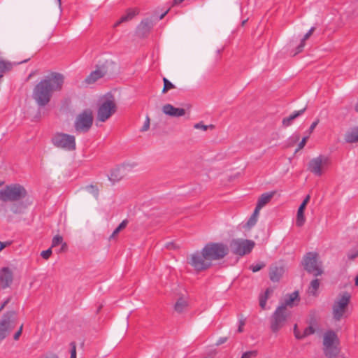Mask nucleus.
Returning a JSON list of instances; mask_svg holds the SVG:
<instances>
[{
	"label": "nucleus",
	"instance_id": "obj_36",
	"mask_svg": "<svg viewBox=\"0 0 358 358\" xmlns=\"http://www.w3.org/2000/svg\"><path fill=\"white\" fill-rule=\"evenodd\" d=\"M164 87L162 89V93L166 94L169 90L174 89L176 86L170 82L166 78H163Z\"/></svg>",
	"mask_w": 358,
	"mask_h": 358
},
{
	"label": "nucleus",
	"instance_id": "obj_60",
	"mask_svg": "<svg viewBox=\"0 0 358 358\" xmlns=\"http://www.w3.org/2000/svg\"><path fill=\"white\" fill-rule=\"evenodd\" d=\"M10 299L11 297H8V299H6L5 301L1 304V307H3V308H4L10 302Z\"/></svg>",
	"mask_w": 358,
	"mask_h": 358
},
{
	"label": "nucleus",
	"instance_id": "obj_58",
	"mask_svg": "<svg viewBox=\"0 0 358 358\" xmlns=\"http://www.w3.org/2000/svg\"><path fill=\"white\" fill-rule=\"evenodd\" d=\"M299 134H296V135H294V136H292L291 138V141H292V143L294 144L295 143H296L299 140Z\"/></svg>",
	"mask_w": 358,
	"mask_h": 358
},
{
	"label": "nucleus",
	"instance_id": "obj_22",
	"mask_svg": "<svg viewBox=\"0 0 358 358\" xmlns=\"http://www.w3.org/2000/svg\"><path fill=\"white\" fill-rule=\"evenodd\" d=\"M28 205L24 201H15L10 207V211L16 215H20L24 213Z\"/></svg>",
	"mask_w": 358,
	"mask_h": 358
},
{
	"label": "nucleus",
	"instance_id": "obj_47",
	"mask_svg": "<svg viewBox=\"0 0 358 358\" xmlns=\"http://www.w3.org/2000/svg\"><path fill=\"white\" fill-rule=\"evenodd\" d=\"M308 139V136H305L302 138L301 141L299 143V145H298V148L296 150L295 152H297L299 150H301L302 148H303V147L305 146L306 142H307V140Z\"/></svg>",
	"mask_w": 358,
	"mask_h": 358
},
{
	"label": "nucleus",
	"instance_id": "obj_41",
	"mask_svg": "<svg viewBox=\"0 0 358 358\" xmlns=\"http://www.w3.org/2000/svg\"><path fill=\"white\" fill-rule=\"evenodd\" d=\"M315 331V329L312 326H309L304 329L303 336L305 338L309 335L313 334Z\"/></svg>",
	"mask_w": 358,
	"mask_h": 358
},
{
	"label": "nucleus",
	"instance_id": "obj_10",
	"mask_svg": "<svg viewBox=\"0 0 358 358\" xmlns=\"http://www.w3.org/2000/svg\"><path fill=\"white\" fill-rule=\"evenodd\" d=\"M17 313L14 310L7 312L0 321V341L3 340L15 327Z\"/></svg>",
	"mask_w": 358,
	"mask_h": 358
},
{
	"label": "nucleus",
	"instance_id": "obj_4",
	"mask_svg": "<svg viewBox=\"0 0 358 358\" xmlns=\"http://www.w3.org/2000/svg\"><path fill=\"white\" fill-rule=\"evenodd\" d=\"M203 248L210 263L222 259L229 251V247L222 243H208Z\"/></svg>",
	"mask_w": 358,
	"mask_h": 358
},
{
	"label": "nucleus",
	"instance_id": "obj_61",
	"mask_svg": "<svg viewBox=\"0 0 358 358\" xmlns=\"http://www.w3.org/2000/svg\"><path fill=\"white\" fill-rule=\"evenodd\" d=\"M10 299L11 297H8V299H6L5 301L1 304V307H3V308H4L10 302Z\"/></svg>",
	"mask_w": 358,
	"mask_h": 358
},
{
	"label": "nucleus",
	"instance_id": "obj_1",
	"mask_svg": "<svg viewBox=\"0 0 358 358\" xmlns=\"http://www.w3.org/2000/svg\"><path fill=\"white\" fill-rule=\"evenodd\" d=\"M64 76L59 73H52L41 80L34 88L32 97L36 103L42 107L50 101L55 91H59L64 83Z\"/></svg>",
	"mask_w": 358,
	"mask_h": 358
},
{
	"label": "nucleus",
	"instance_id": "obj_20",
	"mask_svg": "<svg viewBox=\"0 0 358 358\" xmlns=\"http://www.w3.org/2000/svg\"><path fill=\"white\" fill-rule=\"evenodd\" d=\"M124 170V166H118L113 169L111 171L110 176H108L109 180L113 182L120 181L125 175Z\"/></svg>",
	"mask_w": 358,
	"mask_h": 358
},
{
	"label": "nucleus",
	"instance_id": "obj_21",
	"mask_svg": "<svg viewBox=\"0 0 358 358\" xmlns=\"http://www.w3.org/2000/svg\"><path fill=\"white\" fill-rule=\"evenodd\" d=\"M29 60V59H27L22 62H19L13 64L8 61L0 59V75L1 76H3L4 73H6L8 71H10L13 69V65L20 64L22 63L27 62Z\"/></svg>",
	"mask_w": 358,
	"mask_h": 358
},
{
	"label": "nucleus",
	"instance_id": "obj_49",
	"mask_svg": "<svg viewBox=\"0 0 358 358\" xmlns=\"http://www.w3.org/2000/svg\"><path fill=\"white\" fill-rule=\"evenodd\" d=\"M51 255H52L51 248H49L46 250L42 251V252L41 253V257L45 259H48L50 257Z\"/></svg>",
	"mask_w": 358,
	"mask_h": 358
},
{
	"label": "nucleus",
	"instance_id": "obj_27",
	"mask_svg": "<svg viewBox=\"0 0 358 358\" xmlns=\"http://www.w3.org/2000/svg\"><path fill=\"white\" fill-rule=\"evenodd\" d=\"M101 78H103V76L96 66V70L91 72V73L85 78V82L87 84H93Z\"/></svg>",
	"mask_w": 358,
	"mask_h": 358
},
{
	"label": "nucleus",
	"instance_id": "obj_12",
	"mask_svg": "<svg viewBox=\"0 0 358 358\" xmlns=\"http://www.w3.org/2000/svg\"><path fill=\"white\" fill-rule=\"evenodd\" d=\"M255 243L251 240L234 239L230 243V248L233 253L243 256L250 253Z\"/></svg>",
	"mask_w": 358,
	"mask_h": 358
},
{
	"label": "nucleus",
	"instance_id": "obj_34",
	"mask_svg": "<svg viewBox=\"0 0 358 358\" xmlns=\"http://www.w3.org/2000/svg\"><path fill=\"white\" fill-rule=\"evenodd\" d=\"M320 287V281L318 279L313 280L308 287V293L312 295H315L317 290Z\"/></svg>",
	"mask_w": 358,
	"mask_h": 358
},
{
	"label": "nucleus",
	"instance_id": "obj_9",
	"mask_svg": "<svg viewBox=\"0 0 358 358\" xmlns=\"http://www.w3.org/2000/svg\"><path fill=\"white\" fill-rule=\"evenodd\" d=\"M52 144L59 148L68 151L76 150V139L74 136L57 133L52 138Z\"/></svg>",
	"mask_w": 358,
	"mask_h": 358
},
{
	"label": "nucleus",
	"instance_id": "obj_23",
	"mask_svg": "<svg viewBox=\"0 0 358 358\" xmlns=\"http://www.w3.org/2000/svg\"><path fill=\"white\" fill-rule=\"evenodd\" d=\"M337 336L333 331H329L324 335L323 345L324 348L334 345L337 342Z\"/></svg>",
	"mask_w": 358,
	"mask_h": 358
},
{
	"label": "nucleus",
	"instance_id": "obj_55",
	"mask_svg": "<svg viewBox=\"0 0 358 358\" xmlns=\"http://www.w3.org/2000/svg\"><path fill=\"white\" fill-rule=\"evenodd\" d=\"M318 122H319V120H315V122H313L312 123V124L310 125L309 129H308V134H311L313 132V131L315 129V128L316 127V126L318 124Z\"/></svg>",
	"mask_w": 358,
	"mask_h": 358
},
{
	"label": "nucleus",
	"instance_id": "obj_45",
	"mask_svg": "<svg viewBox=\"0 0 358 358\" xmlns=\"http://www.w3.org/2000/svg\"><path fill=\"white\" fill-rule=\"evenodd\" d=\"M86 189L88 191H90L91 193H92L94 194V196L97 197L98 194H99V190L95 186L90 185L87 186Z\"/></svg>",
	"mask_w": 358,
	"mask_h": 358
},
{
	"label": "nucleus",
	"instance_id": "obj_7",
	"mask_svg": "<svg viewBox=\"0 0 358 358\" xmlns=\"http://www.w3.org/2000/svg\"><path fill=\"white\" fill-rule=\"evenodd\" d=\"M290 316V311L284 306H278L271 317V329L273 332L278 331L286 323Z\"/></svg>",
	"mask_w": 358,
	"mask_h": 358
},
{
	"label": "nucleus",
	"instance_id": "obj_44",
	"mask_svg": "<svg viewBox=\"0 0 358 358\" xmlns=\"http://www.w3.org/2000/svg\"><path fill=\"white\" fill-rule=\"evenodd\" d=\"M348 257L351 260L358 257V248L350 250L348 254Z\"/></svg>",
	"mask_w": 358,
	"mask_h": 358
},
{
	"label": "nucleus",
	"instance_id": "obj_35",
	"mask_svg": "<svg viewBox=\"0 0 358 358\" xmlns=\"http://www.w3.org/2000/svg\"><path fill=\"white\" fill-rule=\"evenodd\" d=\"M136 15V12L132 10H128L127 13L122 15L120 19V22H125L131 20Z\"/></svg>",
	"mask_w": 358,
	"mask_h": 358
},
{
	"label": "nucleus",
	"instance_id": "obj_46",
	"mask_svg": "<svg viewBox=\"0 0 358 358\" xmlns=\"http://www.w3.org/2000/svg\"><path fill=\"white\" fill-rule=\"evenodd\" d=\"M294 334L296 338L297 339L303 338V334H301V332L299 331L297 324H295L294 326Z\"/></svg>",
	"mask_w": 358,
	"mask_h": 358
},
{
	"label": "nucleus",
	"instance_id": "obj_54",
	"mask_svg": "<svg viewBox=\"0 0 358 358\" xmlns=\"http://www.w3.org/2000/svg\"><path fill=\"white\" fill-rule=\"evenodd\" d=\"M11 243H12L11 241H6V242L0 241V251L3 250L6 247L11 245Z\"/></svg>",
	"mask_w": 358,
	"mask_h": 358
},
{
	"label": "nucleus",
	"instance_id": "obj_6",
	"mask_svg": "<svg viewBox=\"0 0 358 358\" xmlns=\"http://www.w3.org/2000/svg\"><path fill=\"white\" fill-rule=\"evenodd\" d=\"M187 263L190 264L196 271H202L208 269L212 266V263L209 261L208 257L203 252L196 251L187 257Z\"/></svg>",
	"mask_w": 358,
	"mask_h": 358
},
{
	"label": "nucleus",
	"instance_id": "obj_48",
	"mask_svg": "<svg viewBox=\"0 0 358 358\" xmlns=\"http://www.w3.org/2000/svg\"><path fill=\"white\" fill-rule=\"evenodd\" d=\"M358 16V13L357 11L349 10L346 13V17L348 19L353 20Z\"/></svg>",
	"mask_w": 358,
	"mask_h": 358
},
{
	"label": "nucleus",
	"instance_id": "obj_16",
	"mask_svg": "<svg viewBox=\"0 0 358 358\" xmlns=\"http://www.w3.org/2000/svg\"><path fill=\"white\" fill-rule=\"evenodd\" d=\"M310 199V195H307L298 208L296 220V224L297 227H302L306 222L304 211Z\"/></svg>",
	"mask_w": 358,
	"mask_h": 358
},
{
	"label": "nucleus",
	"instance_id": "obj_32",
	"mask_svg": "<svg viewBox=\"0 0 358 358\" xmlns=\"http://www.w3.org/2000/svg\"><path fill=\"white\" fill-rule=\"evenodd\" d=\"M272 292V289L268 288L265 291L264 294L259 296V306L262 309H265L266 301Z\"/></svg>",
	"mask_w": 358,
	"mask_h": 358
},
{
	"label": "nucleus",
	"instance_id": "obj_14",
	"mask_svg": "<svg viewBox=\"0 0 358 358\" xmlns=\"http://www.w3.org/2000/svg\"><path fill=\"white\" fill-rule=\"evenodd\" d=\"M96 67L103 77L110 76L115 73L116 64L112 60H106L103 62H99Z\"/></svg>",
	"mask_w": 358,
	"mask_h": 358
},
{
	"label": "nucleus",
	"instance_id": "obj_37",
	"mask_svg": "<svg viewBox=\"0 0 358 358\" xmlns=\"http://www.w3.org/2000/svg\"><path fill=\"white\" fill-rule=\"evenodd\" d=\"M63 243V238L59 235H56L53 237L52 241V247H56Z\"/></svg>",
	"mask_w": 358,
	"mask_h": 358
},
{
	"label": "nucleus",
	"instance_id": "obj_26",
	"mask_svg": "<svg viewBox=\"0 0 358 358\" xmlns=\"http://www.w3.org/2000/svg\"><path fill=\"white\" fill-rule=\"evenodd\" d=\"M284 273L282 267H274L271 269L270 279L273 282H278Z\"/></svg>",
	"mask_w": 358,
	"mask_h": 358
},
{
	"label": "nucleus",
	"instance_id": "obj_51",
	"mask_svg": "<svg viewBox=\"0 0 358 358\" xmlns=\"http://www.w3.org/2000/svg\"><path fill=\"white\" fill-rule=\"evenodd\" d=\"M71 357L70 358H76V345L74 343H71Z\"/></svg>",
	"mask_w": 358,
	"mask_h": 358
},
{
	"label": "nucleus",
	"instance_id": "obj_53",
	"mask_svg": "<svg viewBox=\"0 0 358 358\" xmlns=\"http://www.w3.org/2000/svg\"><path fill=\"white\" fill-rule=\"evenodd\" d=\"M22 328H23V325L22 324L20 326V329H18V331L14 334V336H13L14 340L17 341L19 339L20 335L22 334Z\"/></svg>",
	"mask_w": 358,
	"mask_h": 358
},
{
	"label": "nucleus",
	"instance_id": "obj_50",
	"mask_svg": "<svg viewBox=\"0 0 358 358\" xmlns=\"http://www.w3.org/2000/svg\"><path fill=\"white\" fill-rule=\"evenodd\" d=\"M245 318H241L239 320V325H238V329H237V331L238 333H241L243 331V326L245 325Z\"/></svg>",
	"mask_w": 358,
	"mask_h": 358
},
{
	"label": "nucleus",
	"instance_id": "obj_30",
	"mask_svg": "<svg viewBox=\"0 0 358 358\" xmlns=\"http://www.w3.org/2000/svg\"><path fill=\"white\" fill-rule=\"evenodd\" d=\"M274 194H275L274 192H269V193H264V194H262L259 196L257 204L260 205V206L263 208L265 205H266L271 200V199L273 198Z\"/></svg>",
	"mask_w": 358,
	"mask_h": 358
},
{
	"label": "nucleus",
	"instance_id": "obj_11",
	"mask_svg": "<svg viewBox=\"0 0 358 358\" xmlns=\"http://www.w3.org/2000/svg\"><path fill=\"white\" fill-rule=\"evenodd\" d=\"M329 164V158L327 156L320 155L310 160L308 169L314 175L321 176Z\"/></svg>",
	"mask_w": 358,
	"mask_h": 358
},
{
	"label": "nucleus",
	"instance_id": "obj_59",
	"mask_svg": "<svg viewBox=\"0 0 358 358\" xmlns=\"http://www.w3.org/2000/svg\"><path fill=\"white\" fill-rule=\"evenodd\" d=\"M43 358H59L57 355L55 354H48L44 356Z\"/></svg>",
	"mask_w": 358,
	"mask_h": 358
},
{
	"label": "nucleus",
	"instance_id": "obj_15",
	"mask_svg": "<svg viewBox=\"0 0 358 358\" xmlns=\"http://www.w3.org/2000/svg\"><path fill=\"white\" fill-rule=\"evenodd\" d=\"M13 279V272L8 267H3L0 271V285L6 289L11 285Z\"/></svg>",
	"mask_w": 358,
	"mask_h": 358
},
{
	"label": "nucleus",
	"instance_id": "obj_8",
	"mask_svg": "<svg viewBox=\"0 0 358 358\" xmlns=\"http://www.w3.org/2000/svg\"><path fill=\"white\" fill-rule=\"evenodd\" d=\"M93 114L90 109H86L80 113L74 122V127L76 131L80 133L87 132L93 124Z\"/></svg>",
	"mask_w": 358,
	"mask_h": 358
},
{
	"label": "nucleus",
	"instance_id": "obj_33",
	"mask_svg": "<svg viewBox=\"0 0 358 358\" xmlns=\"http://www.w3.org/2000/svg\"><path fill=\"white\" fill-rule=\"evenodd\" d=\"M315 28V27H312L303 36V38H302L300 44L297 46V50H298V52H301L304 46H305V41L306 40H308L310 36L313 34V33L314 32Z\"/></svg>",
	"mask_w": 358,
	"mask_h": 358
},
{
	"label": "nucleus",
	"instance_id": "obj_5",
	"mask_svg": "<svg viewBox=\"0 0 358 358\" xmlns=\"http://www.w3.org/2000/svg\"><path fill=\"white\" fill-rule=\"evenodd\" d=\"M351 295L348 292L340 293L335 300L332 310L333 316L336 321L341 320L348 310Z\"/></svg>",
	"mask_w": 358,
	"mask_h": 358
},
{
	"label": "nucleus",
	"instance_id": "obj_43",
	"mask_svg": "<svg viewBox=\"0 0 358 358\" xmlns=\"http://www.w3.org/2000/svg\"><path fill=\"white\" fill-rule=\"evenodd\" d=\"M194 127L196 129H202L203 131H206L209 127V126L204 125L202 122H199V123L195 124L194 125ZM210 127L213 128L214 126L213 124H210Z\"/></svg>",
	"mask_w": 358,
	"mask_h": 358
},
{
	"label": "nucleus",
	"instance_id": "obj_17",
	"mask_svg": "<svg viewBox=\"0 0 358 358\" xmlns=\"http://www.w3.org/2000/svg\"><path fill=\"white\" fill-rule=\"evenodd\" d=\"M162 112L173 117H179L185 115V110L181 108H176L170 103H166L162 107Z\"/></svg>",
	"mask_w": 358,
	"mask_h": 358
},
{
	"label": "nucleus",
	"instance_id": "obj_42",
	"mask_svg": "<svg viewBox=\"0 0 358 358\" xmlns=\"http://www.w3.org/2000/svg\"><path fill=\"white\" fill-rule=\"evenodd\" d=\"M150 117L148 116H147L145 118V122L143 124V126L142 127V128L141 129L140 131L141 132H145V131H148L150 128Z\"/></svg>",
	"mask_w": 358,
	"mask_h": 358
},
{
	"label": "nucleus",
	"instance_id": "obj_28",
	"mask_svg": "<svg viewBox=\"0 0 358 358\" xmlns=\"http://www.w3.org/2000/svg\"><path fill=\"white\" fill-rule=\"evenodd\" d=\"M325 355L328 358H335L339 353V349L336 345L327 346L324 348Z\"/></svg>",
	"mask_w": 358,
	"mask_h": 358
},
{
	"label": "nucleus",
	"instance_id": "obj_31",
	"mask_svg": "<svg viewBox=\"0 0 358 358\" xmlns=\"http://www.w3.org/2000/svg\"><path fill=\"white\" fill-rule=\"evenodd\" d=\"M128 224V221L127 220H123L119 226L113 231L112 234L109 237V240H114L116 238L118 234L122 231L124 229L126 228L127 225Z\"/></svg>",
	"mask_w": 358,
	"mask_h": 358
},
{
	"label": "nucleus",
	"instance_id": "obj_3",
	"mask_svg": "<svg viewBox=\"0 0 358 358\" xmlns=\"http://www.w3.org/2000/svg\"><path fill=\"white\" fill-rule=\"evenodd\" d=\"M303 268L310 274L317 277L321 275L324 271L322 262L319 259V255L317 252H310L306 253L301 262Z\"/></svg>",
	"mask_w": 358,
	"mask_h": 358
},
{
	"label": "nucleus",
	"instance_id": "obj_40",
	"mask_svg": "<svg viewBox=\"0 0 358 358\" xmlns=\"http://www.w3.org/2000/svg\"><path fill=\"white\" fill-rule=\"evenodd\" d=\"M257 355V350H251L244 352L241 358H252L255 357Z\"/></svg>",
	"mask_w": 358,
	"mask_h": 358
},
{
	"label": "nucleus",
	"instance_id": "obj_25",
	"mask_svg": "<svg viewBox=\"0 0 358 358\" xmlns=\"http://www.w3.org/2000/svg\"><path fill=\"white\" fill-rule=\"evenodd\" d=\"M306 110V107L303 108V109H301L300 110L295 111L292 114H291L289 117L284 118L282 120L283 126H285V127L289 126L292 124V121L294 120H295L296 117H298L299 116H300L301 115H302L305 112Z\"/></svg>",
	"mask_w": 358,
	"mask_h": 358
},
{
	"label": "nucleus",
	"instance_id": "obj_13",
	"mask_svg": "<svg viewBox=\"0 0 358 358\" xmlns=\"http://www.w3.org/2000/svg\"><path fill=\"white\" fill-rule=\"evenodd\" d=\"M116 104L113 99H106L99 107L97 111V120L100 122H106L116 111Z\"/></svg>",
	"mask_w": 358,
	"mask_h": 358
},
{
	"label": "nucleus",
	"instance_id": "obj_62",
	"mask_svg": "<svg viewBox=\"0 0 358 358\" xmlns=\"http://www.w3.org/2000/svg\"><path fill=\"white\" fill-rule=\"evenodd\" d=\"M66 249H67V244L66 243H62V247L60 249V252H64L66 250Z\"/></svg>",
	"mask_w": 358,
	"mask_h": 358
},
{
	"label": "nucleus",
	"instance_id": "obj_63",
	"mask_svg": "<svg viewBox=\"0 0 358 358\" xmlns=\"http://www.w3.org/2000/svg\"><path fill=\"white\" fill-rule=\"evenodd\" d=\"M184 0H174V3L175 4H178L181 2H182Z\"/></svg>",
	"mask_w": 358,
	"mask_h": 358
},
{
	"label": "nucleus",
	"instance_id": "obj_56",
	"mask_svg": "<svg viewBox=\"0 0 358 358\" xmlns=\"http://www.w3.org/2000/svg\"><path fill=\"white\" fill-rule=\"evenodd\" d=\"M262 208V207H261L260 205L257 204L256 208H255L252 215H253L254 217H258L259 211Z\"/></svg>",
	"mask_w": 358,
	"mask_h": 358
},
{
	"label": "nucleus",
	"instance_id": "obj_18",
	"mask_svg": "<svg viewBox=\"0 0 358 358\" xmlns=\"http://www.w3.org/2000/svg\"><path fill=\"white\" fill-rule=\"evenodd\" d=\"M153 27L152 21L150 19H145L141 21L136 29V34L139 37H145Z\"/></svg>",
	"mask_w": 358,
	"mask_h": 358
},
{
	"label": "nucleus",
	"instance_id": "obj_57",
	"mask_svg": "<svg viewBox=\"0 0 358 358\" xmlns=\"http://www.w3.org/2000/svg\"><path fill=\"white\" fill-rule=\"evenodd\" d=\"M166 248L167 249H176L177 247L176 246L175 243L173 242H169L166 244Z\"/></svg>",
	"mask_w": 358,
	"mask_h": 358
},
{
	"label": "nucleus",
	"instance_id": "obj_19",
	"mask_svg": "<svg viewBox=\"0 0 358 358\" xmlns=\"http://www.w3.org/2000/svg\"><path fill=\"white\" fill-rule=\"evenodd\" d=\"M299 300V292L295 291L286 295L284 301L279 306H284L285 309H287V307L292 308L295 301L298 303Z\"/></svg>",
	"mask_w": 358,
	"mask_h": 358
},
{
	"label": "nucleus",
	"instance_id": "obj_2",
	"mask_svg": "<svg viewBox=\"0 0 358 358\" xmlns=\"http://www.w3.org/2000/svg\"><path fill=\"white\" fill-rule=\"evenodd\" d=\"M27 190L19 184L6 185L0 189V200L3 202H15L27 196Z\"/></svg>",
	"mask_w": 358,
	"mask_h": 358
},
{
	"label": "nucleus",
	"instance_id": "obj_52",
	"mask_svg": "<svg viewBox=\"0 0 358 358\" xmlns=\"http://www.w3.org/2000/svg\"><path fill=\"white\" fill-rule=\"evenodd\" d=\"M228 340V337H220L216 342L215 345L219 346L224 343H226Z\"/></svg>",
	"mask_w": 358,
	"mask_h": 358
},
{
	"label": "nucleus",
	"instance_id": "obj_29",
	"mask_svg": "<svg viewBox=\"0 0 358 358\" xmlns=\"http://www.w3.org/2000/svg\"><path fill=\"white\" fill-rule=\"evenodd\" d=\"M187 306H188L187 301L182 297H180L177 300V301L174 306V309L177 313H182L186 309V308Z\"/></svg>",
	"mask_w": 358,
	"mask_h": 358
},
{
	"label": "nucleus",
	"instance_id": "obj_39",
	"mask_svg": "<svg viewBox=\"0 0 358 358\" xmlns=\"http://www.w3.org/2000/svg\"><path fill=\"white\" fill-rule=\"evenodd\" d=\"M257 217H254L253 215H251L249 218L248 221L246 223V227L249 229L255 226L257 222Z\"/></svg>",
	"mask_w": 358,
	"mask_h": 358
},
{
	"label": "nucleus",
	"instance_id": "obj_24",
	"mask_svg": "<svg viewBox=\"0 0 358 358\" xmlns=\"http://www.w3.org/2000/svg\"><path fill=\"white\" fill-rule=\"evenodd\" d=\"M345 140L347 143H350L358 142V126L353 127L345 134Z\"/></svg>",
	"mask_w": 358,
	"mask_h": 358
},
{
	"label": "nucleus",
	"instance_id": "obj_38",
	"mask_svg": "<svg viewBox=\"0 0 358 358\" xmlns=\"http://www.w3.org/2000/svg\"><path fill=\"white\" fill-rule=\"evenodd\" d=\"M266 264L264 262L257 263L256 264H252L250 266V269L253 272H257L260 271L262 268L265 267Z\"/></svg>",
	"mask_w": 358,
	"mask_h": 358
},
{
	"label": "nucleus",
	"instance_id": "obj_64",
	"mask_svg": "<svg viewBox=\"0 0 358 358\" xmlns=\"http://www.w3.org/2000/svg\"><path fill=\"white\" fill-rule=\"evenodd\" d=\"M355 285L358 286V273H357V275L355 278Z\"/></svg>",
	"mask_w": 358,
	"mask_h": 358
}]
</instances>
